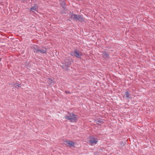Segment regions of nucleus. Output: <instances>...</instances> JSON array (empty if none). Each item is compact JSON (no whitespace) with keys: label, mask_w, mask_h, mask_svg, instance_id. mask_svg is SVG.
I'll list each match as a JSON object with an SVG mask.
<instances>
[{"label":"nucleus","mask_w":155,"mask_h":155,"mask_svg":"<svg viewBox=\"0 0 155 155\" xmlns=\"http://www.w3.org/2000/svg\"><path fill=\"white\" fill-rule=\"evenodd\" d=\"M38 9V7L36 5H35L31 8L30 11L34 12L35 11H37Z\"/></svg>","instance_id":"obj_6"},{"label":"nucleus","mask_w":155,"mask_h":155,"mask_svg":"<svg viewBox=\"0 0 155 155\" xmlns=\"http://www.w3.org/2000/svg\"><path fill=\"white\" fill-rule=\"evenodd\" d=\"M15 87H20L21 86V84H19L18 83H16V84H15Z\"/></svg>","instance_id":"obj_13"},{"label":"nucleus","mask_w":155,"mask_h":155,"mask_svg":"<svg viewBox=\"0 0 155 155\" xmlns=\"http://www.w3.org/2000/svg\"><path fill=\"white\" fill-rule=\"evenodd\" d=\"M71 55L72 56H75L78 58H80L82 55V53L78 51L75 50L74 52H72L71 53Z\"/></svg>","instance_id":"obj_4"},{"label":"nucleus","mask_w":155,"mask_h":155,"mask_svg":"<svg viewBox=\"0 0 155 155\" xmlns=\"http://www.w3.org/2000/svg\"><path fill=\"white\" fill-rule=\"evenodd\" d=\"M62 64L63 65L62 66L63 68L64 69L66 68V69H67V67L70 64L71 62L68 59H66L62 62Z\"/></svg>","instance_id":"obj_3"},{"label":"nucleus","mask_w":155,"mask_h":155,"mask_svg":"<svg viewBox=\"0 0 155 155\" xmlns=\"http://www.w3.org/2000/svg\"><path fill=\"white\" fill-rule=\"evenodd\" d=\"M48 84H50L52 83L53 81L51 79L48 78Z\"/></svg>","instance_id":"obj_12"},{"label":"nucleus","mask_w":155,"mask_h":155,"mask_svg":"<svg viewBox=\"0 0 155 155\" xmlns=\"http://www.w3.org/2000/svg\"><path fill=\"white\" fill-rule=\"evenodd\" d=\"M65 117L66 119L70 120L71 122H75L77 118V115H75L72 113L70 114L69 116H66Z\"/></svg>","instance_id":"obj_1"},{"label":"nucleus","mask_w":155,"mask_h":155,"mask_svg":"<svg viewBox=\"0 0 155 155\" xmlns=\"http://www.w3.org/2000/svg\"><path fill=\"white\" fill-rule=\"evenodd\" d=\"M39 52L41 53H46L47 52L46 49L45 48H42L41 49H39Z\"/></svg>","instance_id":"obj_7"},{"label":"nucleus","mask_w":155,"mask_h":155,"mask_svg":"<svg viewBox=\"0 0 155 155\" xmlns=\"http://www.w3.org/2000/svg\"><path fill=\"white\" fill-rule=\"evenodd\" d=\"M124 96H125L128 99H130L131 98V97L130 96V95L129 92L128 91H126L125 92V95Z\"/></svg>","instance_id":"obj_8"},{"label":"nucleus","mask_w":155,"mask_h":155,"mask_svg":"<svg viewBox=\"0 0 155 155\" xmlns=\"http://www.w3.org/2000/svg\"><path fill=\"white\" fill-rule=\"evenodd\" d=\"M105 56H106V57H108V55L107 54H105Z\"/></svg>","instance_id":"obj_14"},{"label":"nucleus","mask_w":155,"mask_h":155,"mask_svg":"<svg viewBox=\"0 0 155 155\" xmlns=\"http://www.w3.org/2000/svg\"><path fill=\"white\" fill-rule=\"evenodd\" d=\"M71 18L73 19L74 20H77L78 19V15L75 14H72L71 16Z\"/></svg>","instance_id":"obj_10"},{"label":"nucleus","mask_w":155,"mask_h":155,"mask_svg":"<svg viewBox=\"0 0 155 155\" xmlns=\"http://www.w3.org/2000/svg\"><path fill=\"white\" fill-rule=\"evenodd\" d=\"M98 141V139L97 138L92 136L89 138V143L91 145L96 144Z\"/></svg>","instance_id":"obj_2"},{"label":"nucleus","mask_w":155,"mask_h":155,"mask_svg":"<svg viewBox=\"0 0 155 155\" xmlns=\"http://www.w3.org/2000/svg\"><path fill=\"white\" fill-rule=\"evenodd\" d=\"M64 143L70 147H74L75 145V143L71 141H65L64 142Z\"/></svg>","instance_id":"obj_5"},{"label":"nucleus","mask_w":155,"mask_h":155,"mask_svg":"<svg viewBox=\"0 0 155 155\" xmlns=\"http://www.w3.org/2000/svg\"><path fill=\"white\" fill-rule=\"evenodd\" d=\"M34 49L33 51L37 53L39 52V48L38 47L36 46H35L33 47Z\"/></svg>","instance_id":"obj_9"},{"label":"nucleus","mask_w":155,"mask_h":155,"mask_svg":"<svg viewBox=\"0 0 155 155\" xmlns=\"http://www.w3.org/2000/svg\"><path fill=\"white\" fill-rule=\"evenodd\" d=\"M77 20H78L80 21H84V19L83 18L82 16L80 15H78V19Z\"/></svg>","instance_id":"obj_11"}]
</instances>
